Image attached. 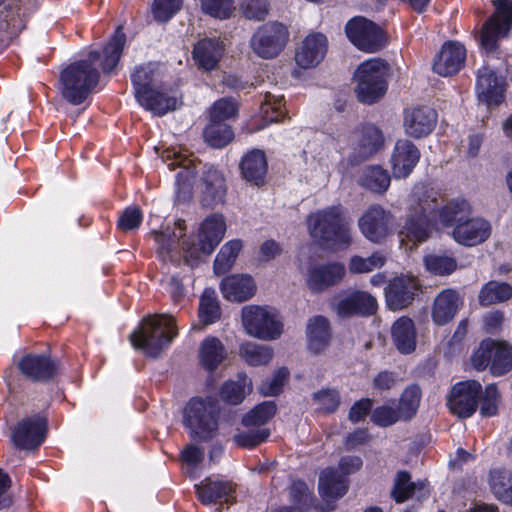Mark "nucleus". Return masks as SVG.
Masks as SVG:
<instances>
[{
  "label": "nucleus",
  "mask_w": 512,
  "mask_h": 512,
  "mask_svg": "<svg viewBox=\"0 0 512 512\" xmlns=\"http://www.w3.org/2000/svg\"><path fill=\"white\" fill-rule=\"evenodd\" d=\"M377 307V300L374 296L359 290L338 295L332 302L333 310L341 317L372 315Z\"/></svg>",
  "instance_id": "2eb2a0df"
},
{
  "label": "nucleus",
  "mask_w": 512,
  "mask_h": 512,
  "mask_svg": "<svg viewBox=\"0 0 512 512\" xmlns=\"http://www.w3.org/2000/svg\"><path fill=\"white\" fill-rule=\"evenodd\" d=\"M491 230L490 223L485 219L471 218L454 227L453 237L462 245L476 246L490 237Z\"/></svg>",
  "instance_id": "b1692460"
},
{
  "label": "nucleus",
  "mask_w": 512,
  "mask_h": 512,
  "mask_svg": "<svg viewBox=\"0 0 512 512\" xmlns=\"http://www.w3.org/2000/svg\"><path fill=\"white\" fill-rule=\"evenodd\" d=\"M424 262L427 270L437 275L451 274L457 267L455 259L445 255H429Z\"/></svg>",
  "instance_id": "13d9d810"
},
{
  "label": "nucleus",
  "mask_w": 512,
  "mask_h": 512,
  "mask_svg": "<svg viewBox=\"0 0 512 512\" xmlns=\"http://www.w3.org/2000/svg\"><path fill=\"white\" fill-rule=\"evenodd\" d=\"M306 222L311 238L322 247L346 250L353 242L352 221L341 205L319 209Z\"/></svg>",
  "instance_id": "f03ea898"
},
{
  "label": "nucleus",
  "mask_w": 512,
  "mask_h": 512,
  "mask_svg": "<svg viewBox=\"0 0 512 512\" xmlns=\"http://www.w3.org/2000/svg\"><path fill=\"white\" fill-rule=\"evenodd\" d=\"M238 112L236 102L231 98H222L214 103L210 110V119L224 123Z\"/></svg>",
  "instance_id": "bf43d9fd"
},
{
  "label": "nucleus",
  "mask_w": 512,
  "mask_h": 512,
  "mask_svg": "<svg viewBox=\"0 0 512 512\" xmlns=\"http://www.w3.org/2000/svg\"><path fill=\"white\" fill-rule=\"evenodd\" d=\"M346 479L333 468H326L319 478V492L326 501L342 497L347 492Z\"/></svg>",
  "instance_id": "f704fd0d"
},
{
  "label": "nucleus",
  "mask_w": 512,
  "mask_h": 512,
  "mask_svg": "<svg viewBox=\"0 0 512 512\" xmlns=\"http://www.w3.org/2000/svg\"><path fill=\"white\" fill-rule=\"evenodd\" d=\"M184 424L193 438L201 441L211 439L218 430L217 402L210 397L191 398L185 407Z\"/></svg>",
  "instance_id": "423d86ee"
},
{
  "label": "nucleus",
  "mask_w": 512,
  "mask_h": 512,
  "mask_svg": "<svg viewBox=\"0 0 512 512\" xmlns=\"http://www.w3.org/2000/svg\"><path fill=\"white\" fill-rule=\"evenodd\" d=\"M183 0H154L151 12L155 21L168 22L180 9Z\"/></svg>",
  "instance_id": "4d7b16f0"
},
{
  "label": "nucleus",
  "mask_w": 512,
  "mask_h": 512,
  "mask_svg": "<svg viewBox=\"0 0 512 512\" xmlns=\"http://www.w3.org/2000/svg\"><path fill=\"white\" fill-rule=\"evenodd\" d=\"M256 283L248 274H233L220 283L223 297L231 302H244L252 298L256 292Z\"/></svg>",
  "instance_id": "393cba45"
},
{
  "label": "nucleus",
  "mask_w": 512,
  "mask_h": 512,
  "mask_svg": "<svg viewBox=\"0 0 512 512\" xmlns=\"http://www.w3.org/2000/svg\"><path fill=\"white\" fill-rule=\"evenodd\" d=\"M241 249L242 242L240 240H231L224 244L214 261L213 269L215 274H226L233 267Z\"/></svg>",
  "instance_id": "c03bdc74"
},
{
  "label": "nucleus",
  "mask_w": 512,
  "mask_h": 512,
  "mask_svg": "<svg viewBox=\"0 0 512 512\" xmlns=\"http://www.w3.org/2000/svg\"><path fill=\"white\" fill-rule=\"evenodd\" d=\"M387 75L388 66L381 59H370L362 63L355 73L358 100L372 104L383 97L387 90Z\"/></svg>",
  "instance_id": "0eeeda50"
},
{
  "label": "nucleus",
  "mask_w": 512,
  "mask_h": 512,
  "mask_svg": "<svg viewBox=\"0 0 512 512\" xmlns=\"http://www.w3.org/2000/svg\"><path fill=\"white\" fill-rule=\"evenodd\" d=\"M227 350L216 337L206 338L199 350L200 363L206 370L212 372L226 359Z\"/></svg>",
  "instance_id": "c9c22d12"
},
{
  "label": "nucleus",
  "mask_w": 512,
  "mask_h": 512,
  "mask_svg": "<svg viewBox=\"0 0 512 512\" xmlns=\"http://www.w3.org/2000/svg\"><path fill=\"white\" fill-rule=\"evenodd\" d=\"M239 355L250 366L268 364L273 358V349L267 345L244 342L239 348Z\"/></svg>",
  "instance_id": "37998d69"
},
{
  "label": "nucleus",
  "mask_w": 512,
  "mask_h": 512,
  "mask_svg": "<svg viewBox=\"0 0 512 512\" xmlns=\"http://www.w3.org/2000/svg\"><path fill=\"white\" fill-rule=\"evenodd\" d=\"M493 348V340H484L481 342L479 348L473 353L471 357L472 365L476 370L483 371L488 367L491 369Z\"/></svg>",
  "instance_id": "052dcab7"
},
{
  "label": "nucleus",
  "mask_w": 512,
  "mask_h": 512,
  "mask_svg": "<svg viewBox=\"0 0 512 512\" xmlns=\"http://www.w3.org/2000/svg\"><path fill=\"white\" fill-rule=\"evenodd\" d=\"M252 390V381L243 373L237 375V380L227 381L220 390V396L223 401L230 404L241 403L246 394Z\"/></svg>",
  "instance_id": "4c0bfd02"
},
{
  "label": "nucleus",
  "mask_w": 512,
  "mask_h": 512,
  "mask_svg": "<svg viewBox=\"0 0 512 512\" xmlns=\"http://www.w3.org/2000/svg\"><path fill=\"white\" fill-rule=\"evenodd\" d=\"M158 66L157 63L149 62L135 67L131 74V81L137 99L140 95H144L153 89L151 84L157 74Z\"/></svg>",
  "instance_id": "79ce46f5"
},
{
  "label": "nucleus",
  "mask_w": 512,
  "mask_h": 512,
  "mask_svg": "<svg viewBox=\"0 0 512 512\" xmlns=\"http://www.w3.org/2000/svg\"><path fill=\"white\" fill-rule=\"evenodd\" d=\"M420 403V390L417 386L408 387L402 394L397 410L403 420L411 419L418 409Z\"/></svg>",
  "instance_id": "3c124183"
},
{
  "label": "nucleus",
  "mask_w": 512,
  "mask_h": 512,
  "mask_svg": "<svg viewBox=\"0 0 512 512\" xmlns=\"http://www.w3.org/2000/svg\"><path fill=\"white\" fill-rule=\"evenodd\" d=\"M439 200V193L433 189L413 190L407 219L400 232L402 242L422 243L430 237L438 222L443 226H456L470 215V204L464 199H453L443 206Z\"/></svg>",
  "instance_id": "f257e3e1"
},
{
  "label": "nucleus",
  "mask_w": 512,
  "mask_h": 512,
  "mask_svg": "<svg viewBox=\"0 0 512 512\" xmlns=\"http://www.w3.org/2000/svg\"><path fill=\"white\" fill-rule=\"evenodd\" d=\"M162 158L167 162L169 169L174 170L179 167L181 170L177 174L178 199L187 200L192 194V184L195 179L196 164L187 154L175 149H167L163 152Z\"/></svg>",
  "instance_id": "4468645a"
},
{
  "label": "nucleus",
  "mask_w": 512,
  "mask_h": 512,
  "mask_svg": "<svg viewBox=\"0 0 512 512\" xmlns=\"http://www.w3.org/2000/svg\"><path fill=\"white\" fill-rule=\"evenodd\" d=\"M390 175L380 166L366 167L359 179L361 186L375 193H384L390 186Z\"/></svg>",
  "instance_id": "a19ab883"
},
{
  "label": "nucleus",
  "mask_w": 512,
  "mask_h": 512,
  "mask_svg": "<svg viewBox=\"0 0 512 512\" xmlns=\"http://www.w3.org/2000/svg\"><path fill=\"white\" fill-rule=\"evenodd\" d=\"M495 13L483 25L479 34L481 46L487 52H493L497 48L500 37H504L512 24V1L495 0Z\"/></svg>",
  "instance_id": "9d476101"
},
{
  "label": "nucleus",
  "mask_w": 512,
  "mask_h": 512,
  "mask_svg": "<svg viewBox=\"0 0 512 512\" xmlns=\"http://www.w3.org/2000/svg\"><path fill=\"white\" fill-rule=\"evenodd\" d=\"M276 413V405L273 401H265L248 412L242 419L246 427L262 426Z\"/></svg>",
  "instance_id": "09e8293b"
},
{
  "label": "nucleus",
  "mask_w": 512,
  "mask_h": 512,
  "mask_svg": "<svg viewBox=\"0 0 512 512\" xmlns=\"http://www.w3.org/2000/svg\"><path fill=\"white\" fill-rule=\"evenodd\" d=\"M384 142L382 132L373 125L364 126L355 135L353 154L356 161H364L376 154Z\"/></svg>",
  "instance_id": "cd10ccee"
},
{
  "label": "nucleus",
  "mask_w": 512,
  "mask_h": 512,
  "mask_svg": "<svg viewBox=\"0 0 512 512\" xmlns=\"http://www.w3.org/2000/svg\"><path fill=\"white\" fill-rule=\"evenodd\" d=\"M241 323L247 335L262 341L277 340L284 330L280 316L268 306L253 304L243 306Z\"/></svg>",
  "instance_id": "39448f33"
},
{
  "label": "nucleus",
  "mask_w": 512,
  "mask_h": 512,
  "mask_svg": "<svg viewBox=\"0 0 512 512\" xmlns=\"http://www.w3.org/2000/svg\"><path fill=\"white\" fill-rule=\"evenodd\" d=\"M200 190L205 206L221 203L226 194V183L223 174L214 167H207L201 176Z\"/></svg>",
  "instance_id": "bb28decb"
},
{
  "label": "nucleus",
  "mask_w": 512,
  "mask_h": 512,
  "mask_svg": "<svg viewBox=\"0 0 512 512\" xmlns=\"http://www.w3.org/2000/svg\"><path fill=\"white\" fill-rule=\"evenodd\" d=\"M270 435L267 428L251 429L243 431L234 436V441L238 446L244 448H253L264 442Z\"/></svg>",
  "instance_id": "680f3d73"
},
{
  "label": "nucleus",
  "mask_w": 512,
  "mask_h": 512,
  "mask_svg": "<svg viewBox=\"0 0 512 512\" xmlns=\"http://www.w3.org/2000/svg\"><path fill=\"white\" fill-rule=\"evenodd\" d=\"M437 121L436 112L429 107H414L404 112L403 126L405 133L413 138L429 135Z\"/></svg>",
  "instance_id": "5701e85b"
},
{
  "label": "nucleus",
  "mask_w": 512,
  "mask_h": 512,
  "mask_svg": "<svg viewBox=\"0 0 512 512\" xmlns=\"http://www.w3.org/2000/svg\"><path fill=\"white\" fill-rule=\"evenodd\" d=\"M490 485L494 495L501 501H512V487L504 471L494 470L490 474Z\"/></svg>",
  "instance_id": "5fc2aeb1"
},
{
  "label": "nucleus",
  "mask_w": 512,
  "mask_h": 512,
  "mask_svg": "<svg viewBox=\"0 0 512 512\" xmlns=\"http://www.w3.org/2000/svg\"><path fill=\"white\" fill-rule=\"evenodd\" d=\"M482 385L475 380L456 383L450 392L448 406L450 411L460 418L472 416L480 402Z\"/></svg>",
  "instance_id": "f8f14e48"
},
{
  "label": "nucleus",
  "mask_w": 512,
  "mask_h": 512,
  "mask_svg": "<svg viewBox=\"0 0 512 512\" xmlns=\"http://www.w3.org/2000/svg\"><path fill=\"white\" fill-rule=\"evenodd\" d=\"M419 281L410 275L393 278L385 289L386 303L391 310H401L412 303L419 291Z\"/></svg>",
  "instance_id": "dca6fc26"
},
{
  "label": "nucleus",
  "mask_w": 512,
  "mask_h": 512,
  "mask_svg": "<svg viewBox=\"0 0 512 512\" xmlns=\"http://www.w3.org/2000/svg\"><path fill=\"white\" fill-rule=\"evenodd\" d=\"M328 50L327 37L319 32L309 34L295 54L297 65L303 69L317 66Z\"/></svg>",
  "instance_id": "412c9836"
},
{
  "label": "nucleus",
  "mask_w": 512,
  "mask_h": 512,
  "mask_svg": "<svg viewBox=\"0 0 512 512\" xmlns=\"http://www.w3.org/2000/svg\"><path fill=\"white\" fill-rule=\"evenodd\" d=\"M226 223L223 215L212 214L201 223L197 242L183 247L188 261L198 260L201 255H210L224 237Z\"/></svg>",
  "instance_id": "1a4fd4ad"
},
{
  "label": "nucleus",
  "mask_w": 512,
  "mask_h": 512,
  "mask_svg": "<svg viewBox=\"0 0 512 512\" xmlns=\"http://www.w3.org/2000/svg\"><path fill=\"white\" fill-rule=\"evenodd\" d=\"M234 137V133L230 126L225 123L213 121L204 130V138L206 142L214 148H222L226 146Z\"/></svg>",
  "instance_id": "a18cd8bd"
},
{
  "label": "nucleus",
  "mask_w": 512,
  "mask_h": 512,
  "mask_svg": "<svg viewBox=\"0 0 512 512\" xmlns=\"http://www.w3.org/2000/svg\"><path fill=\"white\" fill-rule=\"evenodd\" d=\"M223 54V45L216 38H204L199 40L193 49V59L199 68L204 70L214 69Z\"/></svg>",
  "instance_id": "7c9ffc66"
},
{
  "label": "nucleus",
  "mask_w": 512,
  "mask_h": 512,
  "mask_svg": "<svg viewBox=\"0 0 512 512\" xmlns=\"http://www.w3.org/2000/svg\"><path fill=\"white\" fill-rule=\"evenodd\" d=\"M313 400L318 408L326 413L334 412L340 404L339 394L333 389H323L314 393Z\"/></svg>",
  "instance_id": "69168bd1"
},
{
  "label": "nucleus",
  "mask_w": 512,
  "mask_h": 512,
  "mask_svg": "<svg viewBox=\"0 0 512 512\" xmlns=\"http://www.w3.org/2000/svg\"><path fill=\"white\" fill-rule=\"evenodd\" d=\"M46 420L40 416L25 418L12 430V441L21 449L38 447L45 438Z\"/></svg>",
  "instance_id": "6ab92c4d"
},
{
  "label": "nucleus",
  "mask_w": 512,
  "mask_h": 512,
  "mask_svg": "<svg viewBox=\"0 0 512 512\" xmlns=\"http://www.w3.org/2000/svg\"><path fill=\"white\" fill-rule=\"evenodd\" d=\"M512 368V347L505 343L494 341L491 373L496 376L503 375Z\"/></svg>",
  "instance_id": "de8ad7c7"
},
{
  "label": "nucleus",
  "mask_w": 512,
  "mask_h": 512,
  "mask_svg": "<svg viewBox=\"0 0 512 512\" xmlns=\"http://www.w3.org/2000/svg\"><path fill=\"white\" fill-rule=\"evenodd\" d=\"M221 310L213 289H205L199 304V318L204 325H209L220 319Z\"/></svg>",
  "instance_id": "49530a36"
},
{
  "label": "nucleus",
  "mask_w": 512,
  "mask_h": 512,
  "mask_svg": "<svg viewBox=\"0 0 512 512\" xmlns=\"http://www.w3.org/2000/svg\"><path fill=\"white\" fill-rule=\"evenodd\" d=\"M505 79L487 65L477 72L476 91L478 99L488 106L498 105L504 98Z\"/></svg>",
  "instance_id": "f3484780"
},
{
  "label": "nucleus",
  "mask_w": 512,
  "mask_h": 512,
  "mask_svg": "<svg viewBox=\"0 0 512 512\" xmlns=\"http://www.w3.org/2000/svg\"><path fill=\"white\" fill-rule=\"evenodd\" d=\"M386 263V256L382 252H375L369 257L353 256L349 262L352 273H368L381 268Z\"/></svg>",
  "instance_id": "8fccbe9b"
},
{
  "label": "nucleus",
  "mask_w": 512,
  "mask_h": 512,
  "mask_svg": "<svg viewBox=\"0 0 512 512\" xmlns=\"http://www.w3.org/2000/svg\"><path fill=\"white\" fill-rule=\"evenodd\" d=\"M512 297V286L505 282L490 281L479 292V303L490 306L505 302Z\"/></svg>",
  "instance_id": "ea45409f"
},
{
  "label": "nucleus",
  "mask_w": 512,
  "mask_h": 512,
  "mask_svg": "<svg viewBox=\"0 0 512 512\" xmlns=\"http://www.w3.org/2000/svg\"><path fill=\"white\" fill-rule=\"evenodd\" d=\"M175 319L168 314H156L143 319L138 330L130 335L133 347L141 348L147 356L156 358L177 336Z\"/></svg>",
  "instance_id": "20e7f679"
},
{
  "label": "nucleus",
  "mask_w": 512,
  "mask_h": 512,
  "mask_svg": "<svg viewBox=\"0 0 512 512\" xmlns=\"http://www.w3.org/2000/svg\"><path fill=\"white\" fill-rule=\"evenodd\" d=\"M416 491V484L411 482L410 474L405 471L397 473L391 495L398 503L412 497Z\"/></svg>",
  "instance_id": "864d4df0"
},
{
  "label": "nucleus",
  "mask_w": 512,
  "mask_h": 512,
  "mask_svg": "<svg viewBox=\"0 0 512 512\" xmlns=\"http://www.w3.org/2000/svg\"><path fill=\"white\" fill-rule=\"evenodd\" d=\"M100 53L90 51L86 59L66 66L60 73L59 89L62 97L73 105L83 103L99 83Z\"/></svg>",
  "instance_id": "7ed1b4c3"
},
{
  "label": "nucleus",
  "mask_w": 512,
  "mask_h": 512,
  "mask_svg": "<svg viewBox=\"0 0 512 512\" xmlns=\"http://www.w3.org/2000/svg\"><path fill=\"white\" fill-rule=\"evenodd\" d=\"M420 156L419 149L411 141L398 140L390 159L394 178H407L419 162Z\"/></svg>",
  "instance_id": "aec40b11"
},
{
  "label": "nucleus",
  "mask_w": 512,
  "mask_h": 512,
  "mask_svg": "<svg viewBox=\"0 0 512 512\" xmlns=\"http://www.w3.org/2000/svg\"><path fill=\"white\" fill-rule=\"evenodd\" d=\"M466 49L459 42H446L433 63V70L440 76H451L458 73L464 65Z\"/></svg>",
  "instance_id": "4be33fe9"
},
{
  "label": "nucleus",
  "mask_w": 512,
  "mask_h": 512,
  "mask_svg": "<svg viewBox=\"0 0 512 512\" xmlns=\"http://www.w3.org/2000/svg\"><path fill=\"white\" fill-rule=\"evenodd\" d=\"M181 235L177 236L174 232H171L169 229L155 233V241L158 244V252L163 257V260L167 258L172 259V251L176 248L178 244V238Z\"/></svg>",
  "instance_id": "338daca9"
},
{
  "label": "nucleus",
  "mask_w": 512,
  "mask_h": 512,
  "mask_svg": "<svg viewBox=\"0 0 512 512\" xmlns=\"http://www.w3.org/2000/svg\"><path fill=\"white\" fill-rule=\"evenodd\" d=\"M371 420L378 426L388 427L403 419L397 408L391 405H382L372 411Z\"/></svg>",
  "instance_id": "e2e57ef3"
},
{
  "label": "nucleus",
  "mask_w": 512,
  "mask_h": 512,
  "mask_svg": "<svg viewBox=\"0 0 512 512\" xmlns=\"http://www.w3.org/2000/svg\"><path fill=\"white\" fill-rule=\"evenodd\" d=\"M289 376V371L285 367L279 368L273 375L270 380H266L263 382L259 391L264 396H274L279 394L282 391V388L287 381Z\"/></svg>",
  "instance_id": "0e129e2a"
},
{
  "label": "nucleus",
  "mask_w": 512,
  "mask_h": 512,
  "mask_svg": "<svg viewBox=\"0 0 512 512\" xmlns=\"http://www.w3.org/2000/svg\"><path fill=\"white\" fill-rule=\"evenodd\" d=\"M392 215L380 205L368 207L358 220L363 236L374 243H382L390 234Z\"/></svg>",
  "instance_id": "ddd939ff"
},
{
  "label": "nucleus",
  "mask_w": 512,
  "mask_h": 512,
  "mask_svg": "<svg viewBox=\"0 0 512 512\" xmlns=\"http://www.w3.org/2000/svg\"><path fill=\"white\" fill-rule=\"evenodd\" d=\"M346 35L360 50L368 53L377 52L385 44L382 29L370 20L355 17L346 24Z\"/></svg>",
  "instance_id": "9b49d317"
},
{
  "label": "nucleus",
  "mask_w": 512,
  "mask_h": 512,
  "mask_svg": "<svg viewBox=\"0 0 512 512\" xmlns=\"http://www.w3.org/2000/svg\"><path fill=\"white\" fill-rule=\"evenodd\" d=\"M21 373L33 381H47L57 372V365L46 355L26 354L18 363Z\"/></svg>",
  "instance_id": "a878e982"
},
{
  "label": "nucleus",
  "mask_w": 512,
  "mask_h": 512,
  "mask_svg": "<svg viewBox=\"0 0 512 512\" xmlns=\"http://www.w3.org/2000/svg\"><path fill=\"white\" fill-rule=\"evenodd\" d=\"M195 487L197 489L198 498L203 504H210L221 499L229 503L232 498V493L234 492L230 482L212 478L205 479L200 484L195 485Z\"/></svg>",
  "instance_id": "72a5a7b5"
},
{
  "label": "nucleus",
  "mask_w": 512,
  "mask_h": 512,
  "mask_svg": "<svg viewBox=\"0 0 512 512\" xmlns=\"http://www.w3.org/2000/svg\"><path fill=\"white\" fill-rule=\"evenodd\" d=\"M283 106V96H275L271 93H266L260 109L264 119L269 122H278L285 114Z\"/></svg>",
  "instance_id": "603ef678"
},
{
  "label": "nucleus",
  "mask_w": 512,
  "mask_h": 512,
  "mask_svg": "<svg viewBox=\"0 0 512 512\" xmlns=\"http://www.w3.org/2000/svg\"><path fill=\"white\" fill-rule=\"evenodd\" d=\"M308 346L314 353L323 352L330 344L331 331L328 319L317 315L308 320L306 327Z\"/></svg>",
  "instance_id": "2f4dec72"
},
{
  "label": "nucleus",
  "mask_w": 512,
  "mask_h": 512,
  "mask_svg": "<svg viewBox=\"0 0 512 512\" xmlns=\"http://www.w3.org/2000/svg\"><path fill=\"white\" fill-rule=\"evenodd\" d=\"M240 171L242 177L256 185L264 184L268 170L266 155L262 150L252 149L247 152L241 159Z\"/></svg>",
  "instance_id": "c85d7f7f"
},
{
  "label": "nucleus",
  "mask_w": 512,
  "mask_h": 512,
  "mask_svg": "<svg viewBox=\"0 0 512 512\" xmlns=\"http://www.w3.org/2000/svg\"><path fill=\"white\" fill-rule=\"evenodd\" d=\"M289 39L287 28L278 22L260 26L251 36L250 48L262 59H273L285 48Z\"/></svg>",
  "instance_id": "6e6552de"
},
{
  "label": "nucleus",
  "mask_w": 512,
  "mask_h": 512,
  "mask_svg": "<svg viewBox=\"0 0 512 512\" xmlns=\"http://www.w3.org/2000/svg\"><path fill=\"white\" fill-rule=\"evenodd\" d=\"M392 338L401 353H410L416 347L413 321L408 317L399 318L392 326Z\"/></svg>",
  "instance_id": "e433bc0d"
},
{
  "label": "nucleus",
  "mask_w": 512,
  "mask_h": 512,
  "mask_svg": "<svg viewBox=\"0 0 512 512\" xmlns=\"http://www.w3.org/2000/svg\"><path fill=\"white\" fill-rule=\"evenodd\" d=\"M137 101L146 110L158 116L175 110L180 105V101L175 95H171L167 91L156 89H152L146 94L140 95Z\"/></svg>",
  "instance_id": "473e14b6"
},
{
  "label": "nucleus",
  "mask_w": 512,
  "mask_h": 512,
  "mask_svg": "<svg viewBox=\"0 0 512 512\" xmlns=\"http://www.w3.org/2000/svg\"><path fill=\"white\" fill-rule=\"evenodd\" d=\"M143 215L139 207H127L118 219V227L122 231H130L137 229L142 223Z\"/></svg>",
  "instance_id": "774afa93"
},
{
  "label": "nucleus",
  "mask_w": 512,
  "mask_h": 512,
  "mask_svg": "<svg viewBox=\"0 0 512 512\" xmlns=\"http://www.w3.org/2000/svg\"><path fill=\"white\" fill-rule=\"evenodd\" d=\"M125 42L126 35L121 27H118L103 50L104 55L101 66L104 72H110L116 67L120 60Z\"/></svg>",
  "instance_id": "58836bf2"
},
{
  "label": "nucleus",
  "mask_w": 512,
  "mask_h": 512,
  "mask_svg": "<svg viewBox=\"0 0 512 512\" xmlns=\"http://www.w3.org/2000/svg\"><path fill=\"white\" fill-rule=\"evenodd\" d=\"M345 267L339 262L311 265L306 272V284L314 293H320L338 284L345 276Z\"/></svg>",
  "instance_id": "a211bd4d"
},
{
  "label": "nucleus",
  "mask_w": 512,
  "mask_h": 512,
  "mask_svg": "<svg viewBox=\"0 0 512 512\" xmlns=\"http://www.w3.org/2000/svg\"><path fill=\"white\" fill-rule=\"evenodd\" d=\"M202 11L217 19H228L235 11L233 0H201Z\"/></svg>",
  "instance_id": "6e6d98bb"
},
{
  "label": "nucleus",
  "mask_w": 512,
  "mask_h": 512,
  "mask_svg": "<svg viewBox=\"0 0 512 512\" xmlns=\"http://www.w3.org/2000/svg\"><path fill=\"white\" fill-rule=\"evenodd\" d=\"M462 306L459 294L452 289L441 291L435 298L432 307V320L437 325L450 322Z\"/></svg>",
  "instance_id": "c756f323"
}]
</instances>
